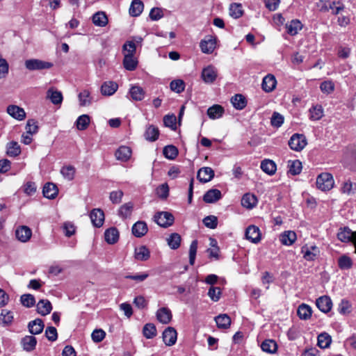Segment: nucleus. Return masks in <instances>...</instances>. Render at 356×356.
I'll return each instance as SVG.
<instances>
[{
  "instance_id": "nucleus-62",
  "label": "nucleus",
  "mask_w": 356,
  "mask_h": 356,
  "mask_svg": "<svg viewBox=\"0 0 356 356\" xmlns=\"http://www.w3.org/2000/svg\"><path fill=\"white\" fill-rule=\"evenodd\" d=\"M204 225L210 229H215L218 225V218L215 216H209L203 219Z\"/></svg>"
},
{
  "instance_id": "nucleus-4",
  "label": "nucleus",
  "mask_w": 356,
  "mask_h": 356,
  "mask_svg": "<svg viewBox=\"0 0 356 356\" xmlns=\"http://www.w3.org/2000/svg\"><path fill=\"white\" fill-rule=\"evenodd\" d=\"M24 65L27 70L33 71L49 69L53 66V64L49 62L33 58L25 60Z\"/></svg>"
},
{
  "instance_id": "nucleus-52",
  "label": "nucleus",
  "mask_w": 356,
  "mask_h": 356,
  "mask_svg": "<svg viewBox=\"0 0 356 356\" xmlns=\"http://www.w3.org/2000/svg\"><path fill=\"white\" fill-rule=\"evenodd\" d=\"M243 14V10L242 9V6L241 3H232L229 7V15L235 18L238 19L241 17Z\"/></svg>"
},
{
  "instance_id": "nucleus-20",
  "label": "nucleus",
  "mask_w": 356,
  "mask_h": 356,
  "mask_svg": "<svg viewBox=\"0 0 356 356\" xmlns=\"http://www.w3.org/2000/svg\"><path fill=\"white\" fill-rule=\"evenodd\" d=\"M115 156L118 161H127L131 158V149L127 146H121L116 150Z\"/></svg>"
},
{
  "instance_id": "nucleus-13",
  "label": "nucleus",
  "mask_w": 356,
  "mask_h": 356,
  "mask_svg": "<svg viewBox=\"0 0 356 356\" xmlns=\"http://www.w3.org/2000/svg\"><path fill=\"white\" fill-rule=\"evenodd\" d=\"M7 113L13 118L22 121L26 118L24 110L16 105H9L6 109Z\"/></svg>"
},
{
  "instance_id": "nucleus-14",
  "label": "nucleus",
  "mask_w": 356,
  "mask_h": 356,
  "mask_svg": "<svg viewBox=\"0 0 356 356\" xmlns=\"http://www.w3.org/2000/svg\"><path fill=\"white\" fill-rule=\"evenodd\" d=\"M177 332L175 328L168 327L163 332V339L165 345L172 346L177 341Z\"/></svg>"
},
{
  "instance_id": "nucleus-28",
  "label": "nucleus",
  "mask_w": 356,
  "mask_h": 356,
  "mask_svg": "<svg viewBox=\"0 0 356 356\" xmlns=\"http://www.w3.org/2000/svg\"><path fill=\"white\" fill-rule=\"evenodd\" d=\"M261 169L269 175H273L277 170L275 163L270 159H264L261 163Z\"/></svg>"
},
{
  "instance_id": "nucleus-45",
  "label": "nucleus",
  "mask_w": 356,
  "mask_h": 356,
  "mask_svg": "<svg viewBox=\"0 0 356 356\" xmlns=\"http://www.w3.org/2000/svg\"><path fill=\"white\" fill-rule=\"evenodd\" d=\"M93 23L98 26H105L108 23V18L104 13L98 12L92 17Z\"/></svg>"
},
{
  "instance_id": "nucleus-39",
  "label": "nucleus",
  "mask_w": 356,
  "mask_h": 356,
  "mask_svg": "<svg viewBox=\"0 0 356 356\" xmlns=\"http://www.w3.org/2000/svg\"><path fill=\"white\" fill-rule=\"evenodd\" d=\"M129 94L134 101H141L145 97V91L138 86H132L129 90Z\"/></svg>"
},
{
  "instance_id": "nucleus-63",
  "label": "nucleus",
  "mask_w": 356,
  "mask_h": 356,
  "mask_svg": "<svg viewBox=\"0 0 356 356\" xmlns=\"http://www.w3.org/2000/svg\"><path fill=\"white\" fill-rule=\"evenodd\" d=\"M26 132L30 134H35L38 131V126L37 122L35 120H29L26 125Z\"/></svg>"
},
{
  "instance_id": "nucleus-38",
  "label": "nucleus",
  "mask_w": 356,
  "mask_h": 356,
  "mask_svg": "<svg viewBox=\"0 0 356 356\" xmlns=\"http://www.w3.org/2000/svg\"><path fill=\"white\" fill-rule=\"evenodd\" d=\"M47 97L49 98L54 104H60L63 101V95L61 92L55 90L53 88L48 90Z\"/></svg>"
},
{
  "instance_id": "nucleus-61",
  "label": "nucleus",
  "mask_w": 356,
  "mask_h": 356,
  "mask_svg": "<svg viewBox=\"0 0 356 356\" xmlns=\"http://www.w3.org/2000/svg\"><path fill=\"white\" fill-rule=\"evenodd\" d=\"M21 302L26 307H31L35 305V300L33 295L24 294L21 296Z\"/></svg>"
},
{
  "instance_id": "nucleus-60",
  "label": "nucleus",
  "mask_w": 356,
  "mask_h": 356,
  "mask_svg": "<svg viewBox=\"0 0 356 356\" xmlns=\"http://www.w3.org/2000/svg\"><path fill=\"white\" fill-rule=\"evenodd\" d=\"M197 250V241L194 240L191 242L189 248V263L193 265L195 260L196 253Z\"/></svg>"
},
{
  "instance_id": "nucleus-8",
  "label": "nucleus",
  "mask_w": 356,
  "mask_h": 356,
  "mask_svg": "<svg viewBox=\"0 0 356 356\" xmlns=\"http://www.w3.org/2000/svg\"><path fill=\"white\" fill-rule=\"evenodd\" d=\"M216 40L214 37L208 36L200 43L202 51L204 54H211L216 48Z\"/></svg>"
},
{
  "instance_id": "nucleus-18",
  "label": "nucleus",
  "mask_w": 356,
  "mask_h": 356,
  "mask_svg": "<svg viewBox=\"0 0 356 356\" xmlns=\"http://www.w3.org/2000/svg\"><path fill=\"white\" fill-rule=\"evenodd\" d=\"M276 84L275 77L273 74H269L264 77L261 88L265 92H270L275 88Z\"/></svg>"
},
{
  "instance_id": "nucleus-64",
  "label": "nucleus",
  "mask_w": 356,
  "mask_h": 356,
  "mask_svg": "<svg viewBox=\"0 0 356 356\" xmlns=\"http://www.w3.org/2000/svg\"><path fill=\"white\" fill-rule=\"evenodd\" d=\"M136 50V44L132 41H128L123 45V51H124V55L134 56Z\"/></svg>"
},
{
  "instance_id": "nucleus-5",
  "label": "nucleus",
  "mask_w": 356,
  "mask_h": 356,
  "mask_svg": "<svg viewBox=\"0 0 356 356\" xmlns=\"http://www.w3.org/2000/svg\"><path fill=\"white\" fill-rule=\"evenodd\" d=\"M303 258L307 261H314L320 254L319 248L315 245L306 244L301 248Z\"/></svg>"
},
{
  "instance_id": "nucleus-47",
  "label": "nucleus",
  "mask_w": 356,
  "mask_h": 356,
  "mask_svg": "<svg viewBox=\"0 0 356 356\" xmlns=\"http://www.w3.org/2000/svg\"><path fill=\"white\" fill-rule=\"evenodd\" d=\"M13 314L7 309H2L0 314V323L3 325H10L13 321Z\"/></svg>"
},
{
  "instance_id": "nucleus-48",
  "label": "nucleus",
  "mask_w": 356,
  "mask_h": 356,
  "mask_svg": "<svg viewBox=\"0 0 356 356\" xmlns=\"http://www.w3.org/2000/svg\"><path fill=\"white\" fill-rule=\"evenodd\" d=\"M338 266L341 270H348L352 268L353 261L350 257L343 254L339 258Z\"/></svg>"
},
{
  "instance_id": "nucleus-50",
  "label": "nucleus",
  "mask_w": 356,
  "mask_h": 356,
  "mask_svg": "<svg viewBox=\"0 0 356 356\" xmlns=\"http://www.w3.org/2000/svg\"><path fill=\"white\" fill-rule=\"evenodd\" d=\"M167 241L171 249L176 250L180 246L181 236L177 233H173L168 238Z\"/></svg>"
},
{
  "instance_id": "nucleus-57",
  "label": "nucleus",
  "mask_w": 356,
  "mask_h": 356,
  "mask_svg": "<svg viewBox=\"0 0 356 356\" xmlns=\"http://www.w3.org/2000/svg\"><path fill=\"white\" fill-rule=\"evenodd\" d=\"M170 87L172 91L180 93L184 90L185 83L181 79H176L170 82Z\"/></svg>"
},
{
  "instance_id": "nucleus-6",
  "label": "nucleus",
  "mask_w": 356,
  "mask_h": 356,
  "mask_svg": "<svg viewBox=\"0 0 356 356\" xmlns=\"http://www.w3.org/2000/svg\"><path fill=\"white\" fill-rule=\"evenodd\" d=\"M337 238L341 242H353L355 246V252L356 253V232H353L349 228L344 227L338 232Z\"/></svg>"
},
{
  "instance_id": "nucleus-35",
  "label": "nucleus",
  "mask_w": 356,
  "mask_h": 356,
  "mask_svg": "<svg viewBox=\"0 0 356 356\" xmlns=\"http://www.w3.org/2000/svg\"><path fill=\"white\" fill-rule=\"evenodd\" d=\"M224 113V108L218 104L209 107L207 110V115L211 119H218L222 117Z\"/></svg>"
},
{
  "instance_id": "nucleus-2",
  "label": "nucleus",
  "mask_w": 356,
  "mask_h": 356,
  "mask_svg": "<svg viewBox=\"0 0 356 356\" xmlns=\"http://www.w3.org/2000/svg\"><path fill=\"white\" fill-rule=\"evenodd\" d=\"M307 144V140L305 136L300 134H293L288 142L289 147L296 152L302 151Z\"/></svg>"
},
{
  "instance_id": "nucleus-29",
  "label": "nucleus",
  "mask_w": 356,
  "mask_h": 356,
  "mask_svg": "<svg viewBox=\"0 0 356 356\" xmlns=\"http://www.w3.org/2000/svg\"><path fill=\"white\" fill-rule=\"evenodd\" d=\"M257 204V197L250 193L245 194L241 199V204L243 207L247 209H252Z\"/></svg>"
},
{
  "instance_id": "nucleus-36",
  "label": "nucleus",
  "mask_w": 356,
  "mask_h": 356,
  "mask_svg": "<svg viewBox=\"0 0 356 356\" xmlns=\"http://www.w3.org/2000/svg\"><path fill=\"white\" fill-rule=\"evenodd\" d=\"M231 102L232 104H233V106L237 110L243 109L247 104L245 97L241 94H236L234 97H232L231 99Z\"/></svg>"
},
{
  "instance_id": "nucleus-21",
  "label": "nucleus",
  "mask_w": 356,
  "mask_h": 356,
  "mask_svg": "<svg viewBox=\"0 0 356 356\" xmlns=\"http://www.w3.org/2000/svg\"><path fill=\"white\" fill-rule=\"evenodd\" d=\"M58 193V189L56 184L48 182L44 184L42 193L44 196L48 199H54Z\"/></svg>"
},
{
  "instance_id": "nucleus-32",
  "label": "nucleus",
  "mask_w": 356,
  "mask_h": 356,
  "mask_svg": "<svg viewBox=\"0 0 356 356\" xmlns=\"http://www.w3.org/2000/svg\"><path fill=\"white\" fill-rule=\"evenodd\" d=\"M215 321L218 327L220 329H227L231 325V318L225 314L217 316L215 318Z\"/></svg>"
},
{
  "instance_id": "nucleus-27",
  "label": "nucleus",
  "mask_w": 356,
  "mask_h": 356,
  "mask_svg": "<svg viewBox=\"0 0 356 356\" xmlns=\"http://www.w3.org/2000/svg\"><path fill=\"white\" fill-rule=\"evenodd\" d=\"M222 197L220 191L218 189H210L204 195L203 200L207 203H213Z\"/></svg>"
},
{
  "instance_id": "nucleus-33",
  "label": "nucleus",
  "mask_w": 356,
  "mask_h": 356,
  "mask_svg": "<svg viewBox=\"0 0 356 356\" xmlns=\"http://www.w3.org/2000/svg\"><path fill=\"white\" fill-rule=\"evenodd\" d=\"M144 8L143 3L140 0H134L129 8V14L133 17L139 16Z\"/></svg>"
},
{
  "instance_id": "nucleus-10",
  "label": "nucleus",
  "mask_w": 356,
  "mask_h": 356,
  "mask_svg": "<svg viewBox=\"0 0 356 356\" xmlns=\"http://www.w3.org/2000/svg\"><path fill=\"white\" fill-rule=\"evenodd\" d=\"M131 232L134 236L141 238L148 232L147 225L145 221H137L133 225Z\"/></svg>"
},
{
  "instance_id": "nucleus-40",
  "label": "nucleus",
  "mask_w": 356,
  "mask_h": 356,
  "mask_svg": "<svg viewBox=\"0 0 356 356\" xmlns=\"http://www.w3.org/2000/svg\"><path fill=\"white\" fill-rule=\"evenodd\" d=\"M149 250L144 245L135 249V258L139 261H146L149 258Z\"/></svg>"
},
{
  "instance_id": "nucleus-55",
  "label": "nucleus",
  "mask_w": 356,
  "mask_h": 356,
  "mask_svg": "<svg viewBox=\"0 0 356 356\" xmlns=\"http://www.w3.org/2000/svg\"><path fill=\"white\" fill-rule=\"evenodd\" d=\"M60 173L65 179L72 181L74 177L75 168L72 165L64 166L61 168Z\"/></svg>"
},
{
  "instance_id": "nucleus-37",
  "label": "nucleus",
  "mask_w": 356,
  "mask_h": 356,
  "mask_svg": "<svg viewBox=\"0 0 356 356\" xmlns=\"http://www.w3.org/2000/svg\"><path fill=\"white\" fill-rule=\"evenodd\" d=\"M287 33L291 35H296L302 28V23L298 19L291 21L289 24H286Z\"/></svg>"
},
{
  "instance_id": "nucleus-19",
  "label": "nucleus",
  "mask_w": 356,
  "mask_h": 356,
  "mask_svg": "<svg viewBox=\"0 0 356 356\" xmlns=\"http://www.w3.org/2000/svg\"><path fill=\"white\" fill-rule=\"evenodd\" d=\"M37 339L32 335H27L23 337L21 340V345L24 350L26 352L33 351L36 346Z\"/></svg>"
},
{
  "instance_id": "nucleus-26",
  "label": "nucleus",
  "mask_w": 356,
  "mask_h": 356,
  "mask_svg": "<svg viewBox=\"0 0 356 356\" xmlns=\"http://www.w3.org/2000/svg\"><path fill=\"white\" fill-rule=\"evenodd\" d=\"M44 325L43 321L40 318L29 322L28 327L29 332L32 334H38L41 333L44 329Z\"/></svg>"
},
{
  "instance_id": "nucleus-12",
  "label": "nucleus",
  "mask_w": 356,
  "mask_h": 356,
  "mask_svg": "<svg viewBox=\"0 0 356 356\" xmlns=\"http://www.w3.org/2000/svg\"><path fill=\"white\" fill-rule=\"evenodd\" d=\"M216 77L217 70L214 67L209 65L202 70V78L205 83H213L216 80Z\"/></svg>"
},
{
  "instance_id": "nucleus-51",
  "label": "nucleus",
  "mask_w": 356,
  "mask_h": 356,
  "mask_svg": "<svg viewBox=\"0 0 356 356\" xmlns=\"http://www.w3.org/2000/svg\"><path fill=\"white\" fill-rule=\"evenodd\" d=\"M89 124L90 117L85 114L79 116L76 121V128L81 131L86 129Z\"/></svg>"
},
{
  "instance_id": "nucleus-42",
  "label": "nucleus",
  "mask_w": 356,
  "mask_h": 356,
  "mask_svg": "<svg viewBox=\"0 0 356 356\" xmlns=\"http://www.w3.org/2000/svg\"><path fill=\"white\" fill-rule=\"evenodd\" d=\"M323 116V109L321 105L314 106L309 109V118L312 120H319Z\"/></svg>"
},
{
  "instance_id": "nucleus-11",
  "label": "nucleus",
  "mask_w": 356,
  "mask_h": 356,
  "mask_svg": "<svg viewBox=\"0 0 356 356\" xmlns=\"http://www.w3.org/2000/svg\"><path fill=\"white\" fill-rule=\"evenodd\" d=\"M90 218L92 225L96 227H100L104 222V213L100 209H94L91 211Z\"/></svg>"
},
{
  "instance_id": "nucleus-7",
  "label": "nucleus",
  "mask_w": 356,
  "mask_h": 356,
  "mask_svg": "<svg viewBox=\"0 0 356 356\" xmlns=\"http://www.w3.org/2000/svg\"><path fill=\"white\" fill-rule=\"evenodd\" d=\"M261 232L258 227L255 225H250L245 230L246 238L253 243H257L261 241Z\"/></svg>"
},
{
  "instance_id": "nucleus-41",
  "label": "nucleus",
  "mask_w": 356,
  "mask_h": 356,
  "mask_svg": "<svg viewBox=\"0 0 356 356\" xmlns=\"http://www.w3.org/2000/svg\"><path fill=\"white\" fill-rule=\"evenodd\" d=\"M134 204L131 202H127L122 205L118 210V215L122 218H127L131 216L133 211Z\"/></svg>"
},
{
  "instance_id": "nucleus-15",
  "label": "nucleus",
  "mask_w": 356,
  "mask_h": 356,
  "mask_svg": "<svg viewBox=\"0 0 356 356\" xmlns=\"http://www.w3.org/2000/svg\"><path fill=\"white\" fill-rule=\"evenodd\" d=\"M17 238L21 242H27L32 236L31 229L27 226H20L15 231Z\"/></svg>"
},
{
  "instance_id": "nucleus-43",
  "label": "nucleus",
  "mask_w": 356,
  "mask_h": 356,
  "mask_svg": "<svg viewBox=\"0 0 356 356\" xmlns=\"http://www.w3.org/2000/svg\"><path fill=\"white\" fill-rule=\"evenodd\" d=\"M137 64L138 61L134 58V56L124 55L123 65L126 70L133 71L136 68Z\"/></svg>"
},
{
  "instance_id": "nucleus-24",
  "label": "nucleus",
  "mask_w": 356,
  "mask_h": 356,
  "mask_svg": "<svg viewBox=\"0 0 356 356\" xmlns=\"http://www.w3.org/2000/svg\"><path fill=\"white\" fill-rule=\"evenodd\" d=\"M105 241L108 244H114L118 242L119 239V232L115 227H110L104 232Z\"/></svg>"
},
{
  "instance_id": "nucleus-23",
  "label": "nucleus",
  "mask_w": 356,
  "mask_h": 356,
  "mask_svg": "<svg viewBox=\"0 0 356 356\" xmlns=\"http://www.w3.org/2000/svg\"><path fill=\"white\" fill-rule=\"evenodd\" d=\"M156 318L159 322L168 324L172 319L171 311L166 307H162L157 311Z\"/></svg>"
},
{
  "instance_id": "nucleus-34",
  "label": "nucleus",
  "mask_w": 356,
  "mask_h": 356,
  "mask_svg": "<svg viewBox=\"0 0 356 356\" xmlns=\"http://www.w3.org/2000/svg\"><path fill=\"white\" fill-rule=\"evenodd\" d=\"M21 153V148L18 143L11 141L6 145V154L10 157H15Z\"/></svg>"
},
{
  "instance_id": "nucleus-49",
  "label": "nucleus",
  "mask_w": 356,
  "mask_h": 356,
  "mask_svg": "<svg viewBox=\"0 0 356 356\" xmlns=\"http://www.w3.org/2000/svg\"><path fill=\"white\" fill-rule=\"evenodd\" d=\"M331 342V337L325 332L321 333L318 336L317 344L321 348H327L330 345Z\"/></svg>"
},
{
  "instance_id": "nucleus-16",
  "label": "nucleus",
  "mask_w": 356,
  "mask_h": 356,
  "mask_svg": "<svg viewBox=\"0 0 356 356\" xmlns=\"http://www.w3.org/2000/svg\"><path fill=\"white\" fill-rule=\"evenodd\" d=\"M214 171L209 167L200 168L197 172V177L200 182L207 183L212 179Z\"/></svg>"
},
{
  "instance_id": "nucleus-22",
  "label": "nucleus",
  "mask_w": 356,
  "mask_h": 356,
  "mask_svg": "<svg viewBox=\"0 0 356 356\" xmlns=\"http://www.w3.org/2000/svg\"><path fill=\"white\" fill-rule=\"evenodd\" d=\"M159 136V130L158 127L154 125L149 124L147 126L145 131L144 133L145 138L150 142L156 141Z\"/></svg>"
},
{
  "instance_id": "nucleus-3",
  "label": "nucleus",
  "mask_w": 356,
  "mask_h": 356,
  "mask_svg": "<svg viewBox=\"0 0 356 356\" xmlns=\"http://www.w3.org/2000/svg\"><path fill=\"white\" fill-rule=\"evenodd\" d=\"M175 220L173 215L168 211L157 212L154 216V221L162 227L171 226Z\"/></svg>"
},
{
  "instance_id": "nucleus-46",
  "label": "nucleus",
  "mask_w": 356,
  "mask_h": 356,
  "mask_svg": "<svg viewBox=\"0 0 356 356\" xmlns=\"http://www.w3.org/2000/svg\"><path fill=\"white\" fill-rule=\"evenodd\" d=\"M289 172L293 175H299L302 171V163L299 160L289 161Z\"/></svg>"
},
{
  "instance_id": "nucleus-54",
  "label": "nucleus",
  "mask_w": 356,
  "mask_h": 356,
  "mask_svg": "<svg viewBox=\"0 0 356 356\" xmlns=\"http://www.w3.org/2000/svg\"><path fill=\"white\" fill-rule=\"evenodd\" d=\"M79 104L81 106H89L92 102V99L90 96V92L85 90L79 94Z\"/></svg>"
},
{
  "instance_id": "nucleus-30",
  "label": "nucleus",
  "mask_w": 356,
  "mask_h": 356,
  "mask_svg": "<svg viewBox=\"0 0 356 356\" xmlns=\"http://www.w3.org/2000/svg\"><path fill=\"white\" fill-rule=\"evenodd\" d=\"M51 310V303L48 300H40L37 304V311L42 316L49 314Z\"/></svg>"
},
{
  "instance_id": "nucleus-58",
  "label": "nucleus",
  "mask_w": 356,
  "mask_h": 356,
  "mask_svg": "<svg viewBox=\"0 0 356 356\" xmlns=\"http://www.w3.org/2000/svg\"><path fill=\"white\" fill-rule=\"evenodd\" d=\"M208 296L214 302L219 300L221 296V289L218 286H211L208 291Z\"/></svg>"
},
{
  "instance_id": "nucleus-17",
  "label": "nucleus",
  "mask_w": 356,
  "mask_h": 356,
  "mask_svg": "<svg viewBox=\"0 0 356 356\" xmlns=\"http://www.w3.org/2000/svg\"><path fill=\"white\" fill-rule=\"evenodd\" d=\"M297 236L295 232L284 231L280 235V241L284 245L290 246L296 241Z\"/></svg>"
},
{
  "instance_id": "nucleus-1",
  "label": "nucleus",
  "mask_w": 356,
  "mask_h": 356,
  "mask_svg": "<svg viewBox=\"0 0 356 356\" xmlns=\"http://www.w3.org/2000/svg\"><path fill=\"white\" fill-rule=\"evenodd\" d=\"M333 177L330 173L323 172L316 178V186L323 191L331 190L334 186Z\"/></svg>"
},
{
  "instance_id": "nucleus-53",
  "label": "nucleus",
  "mask_w": 356,
  "mask_h": 356,
  "mask_svg": "<svg viewBox=\"0 0 356 356\" xmlns=\"http://www.w3.org/2000/svg\"><path fill=\"white\" fill-rule=\"evenodd\" d=\"M143 335L147 339H152L156 335V329L154 324L147 323L143 329Z\"/></svg>"
},
{
  "instance_id": "nucleus-9",
  "label": "nucleus",
  "mask_w": 356,
  "mask_h": 356,
  "mask_svg": "<svg viewBox=\"0 0 356 356\" xmlns=\"http://www.w3.org/2000/svg\"><path fill=\"white\" fill-rule=\"evenodd\" d=\"M316 305L322 312L327 313L332 307V302L329 296H323L316 299Z\"/></svg>"
},
{
  "instance_id": "nucleus-56",
  "label": "nucleus",
  "mask_w": 356,
  "mask_h": 356,
  "mask_svg": "<svg viewBox=\"0 0 356 356\" xmlns=\"http://www.w3.org/2000/svg\"><path fill=\"white\" fill-rule=\"evenodd\" d=\"M178 154V150L174 145H167L163 148V155L168 159L172 160Z\"/></svg>"
},
{
  "instance_id": "nucleus-59",
  "label": "nucleus",
  "mask_w": 356,
  "mask_h": 356,
  "mask_svg": "<svg viewBox=\"0 0 356 356\" xmlns=\"http://www.w3.org/2000/svg\"><path fill=\"white\" fill-rule=\"evenodd\" d=\"M63 229L65 234V236L67 237H70L74 235L76 232V227L74 223L71 222H65L63 223Z\"/></svg>"
},
{
  "instance_id": "nucleus-25",
  "label": "nucleus",
  "mask_w": 356,
  "mask_h": 356,
  "mask_svg": "<svg viewBox=\"0 0 356 356\" xmlns=\"http://www.w3.org/2000/svg\"><path fill=\"white\" fill-rule=\"evenodd\" d=\"M118 88V85L113 81H106L101 87V92L103 95L111 96L113 95Z\"/></svg>"
},
{
  "instance_id": "nucleus-31",
  "label": "nucleus",
  "mask_w": 356,
  "mask_h": 356,
  "mask_svg": "<svg viewBox=\"0 0 356 356\" xmlns=\"http://www.w3.org/2000/svg\"><path fill=\"white\" fill-rule=\"evenodd\" d=\"M297 314L300 319L307 320L312 316V307L308 305L302 303L298 307Z\"/></svg>"
},
{
  "instance_id": "nucleus-44",
  "label": "nucleus",
  "mask_w": 356,
  "mask_h": 356,
  "mask_svg": "<svg viewBox=\"0 0 356 356\" xmlns=\"http://www.w3.org/2000/svg\"><path fill=\"white\" fill-rule=\"evenodd\" d=\"M261 348L264 352L274 353L277 350V346L275 341L272 339H266L262 342Z\"/></svg>"
}]
</instances>
